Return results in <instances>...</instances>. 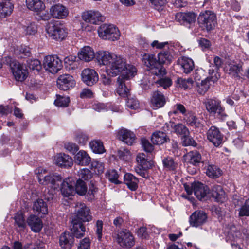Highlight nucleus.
I'll return each mask as SVG.
<instances>
[{
  "label": "nucleus",
  "mask_w": 249,
  "mask_h": 249,
  "mask_svg": "<svg viewBox=\"0 0 249 249\" xmlns=\"http://www.w3.org/2000/svg\"><path fill=\"white\" fill-rule=\"evenodd\" d=\"M97 61L100 66H104L108 75L117 78L116 92L123 98L130 96V89L126 86L125 81L133 78L137 73L136 68L126 63V59L108 51H100L97 54Z\"/></svg>",
  "instance_id": "obj_1"
},
{
  "label": "nucleus",
  "mask_w": 249,
  "mask_h": 249,
  "mask_svg": "<svg viewBox=\"0 0 249 249\" xmlns=\"http://www.w3.org/2000/svg\"><path fill=\"white\" fill-rule=\"evenodd\" d=\"M2 60L3 63L10 67L13 75L16 81L23 82L27 78L28 71L22 64L9 56L4 57Z\"/></svg>",
  "instance_id": "obj_2"
},
{
  "label": "nucleus",
  "mask_w": 249,
  "mask_h": 249,
  "mask_svg": "<svg viewBox=\"0 0 249 249\" xmlns=\"http://www.w3.org/2000/svg\"><path fill=\"white\" fill-rule=\"evenodd\" d=\"M36 172L40 184L49 185L53 189L58 188L59 183L62 181L60 175L52 174L44 176L43 174L46 173V170L42 167L38 168Z\"/></svg>",
  "instance_id": "obj_3"
},
{
  "label": "nucleus",
  "mask_w": 249,
  "mask_h": 249,
  "mask_svg": "<svg viewBox=\"0 0 249 249\" xmlns=\"http://www.w3.org/2000/svg\"><path fill=\"white\" fill-rule=\"evenodd\" d=\"M197 20L202 28L210 31L214 28L217 23L216 15L212 11L205 10L199 14Z\"/></svg>",
  "instance_id": "obj_4"
},
{
  "label": "nucleus",
  "mask_w": 249,
  "mask_h": 249,
  "mask_svg": "<svg viewBox=\"0 0 249 249\" xmlns=\"http://www.w3.org/2000/svg\"><path fill=\"white\" fill-rule=\"evenodd\" d=\"M46 31L48 36L53 39L62 41L67 36V29L60 24H54L53 22L48 23Z\"/></svg>",
  "instance_id": "obj_5"
},
{
  "label": "nucleus",
  "mask_w": 249,
  "mask_h": 249,
  "mask_svg": "<svg viewBox=\"0 0 249 249\" xmlns=\"http://www.w3.org/2000/svg\"><path fill=\"white\" fill-rule=\"evenodd\" d=\"M100 37L103 39L115 41L120 37V32L118 29L113 25L104 24L101 25L98 29Z\"/></svg>",
  "instance_id": "obj_6"
},
{
  "label": "nucleus",
  "mask_w": 249,
  "mask_h": 249,
  "mask_svg": "<svg viewBox=\"0 0 249 249\" xmlns=\"http://www.w3.org/2000/svg\"><path fill=\"white\" fill-rule=\"evenodd\" d=\"M142 62L144 65L152 71L156 75L163 76L166 72L164 67H159V63L155 56L152 54L144 53L142 56Z\"/></svg>",
  "instance_id": "obj_7"
},
{
  "label": "nucleus",
  "mask_w": 249,
  "mask_h": 249,
  "mask_svg": "<svg viewBox=\"0 0 249 249\" xmlns=\"http://www.w3.org/2000/svg\"><path fill=\"white\" fill-rule=\"evenodd\" d=\"M205 104L207 110L211 114H216L217 119L222 121L227 119L228 115L221 107L219 100L215 99H208Z\"/></svg>",
  "instance_id": "obj_8"
},
{
  "label": "nucleus",
  "mask_w": 249,
  "mask_h": 249,
  "mask_svg": "<svg viewBox=\"0 0 249 249\" xmlns=\"http://www.w3.org/2000/svg\"><path fill=\"white\" fill-rule=\"evenodd\" d=\"M115 238L117 243L124 248H130L135 244L133 234L126 229L118 231L115 236Z\"/></svg>",
  "instance_id": "obj_9"
},
{
  "label": "nucleus",
  "mask_w": 249,
  "mask_h": 249,
  "mask_svg": "<svg viewBox=\"0 0 249 249\" xmlns=\"http://www.w3.org/2000/svg\"><path fill=\"white\" fill-rule=\"evenodd\" d=\"M43 67L46 71L54 74L62 69V62L56 55H47L44 58Z\"/></svg>",
  "instance_id": "obj_10"
},
{
  "label": "nucleus",
  "mask_w": 249,
  "mask_h": 249,
  "mask_svg": "<svg viewBox=\"0 0 249 249\" xmlns=\"http://www.w3.org/2000/svg\"><path fill=\"white\" fill-rule=\"evenodd\" d=\"M75 214L77 219L82 222H89L92 220L90 209L84 203H77L75 206Z\"/></svg>",
  "instance_id": "obj_11"
},
{
  "label": "nucleus",
  "mask_w": 249,
  "mask_h": 249,
  "mask_svg": "<svg viewBox=\"0 0 249 249\" xmlns=\"http://www.w3.org/2000/svg\"><path fill=\"white\" fill-rule=\"evenodd\" d=\"M225 72L234 78H243L242 64L235 62L226 65L224 68Z\"/></svg>",
  "instance_id": "obj_12"
},
{
  "label": "nucleus",
  "mask_w": 249,
  "mask_h": 249,
  "mask_svg": "<svg viewBox=\"0 0 249 249\" xmlns=\"http://www.w3.org/2000/svg\"><path fill=\"white\" fill-rule=\"evenodd\" d=\"M82 80L87 85L91 86L98 81V75L96 71L92 69H84L81 73Z\"/></svg>",
  "instance_id": "obj_13"
},
{
  "label": "nucleus",
  "mask_w": 249,
  "mask_h": 249,
  "mask_svg": "<svg viewBox=\"0 0 249 249\" xmlns=\"http://www.w3.org/2000/svg\"><path fill=\"white\" fill-rule=\"evenodd\" d=\"M58 88L63 90H67L75 85V81L73 77L70 74H63L60 75L57 80Z\"/></svg>",
  "instance_id": "obj_14"
},
{
  "label": "nucleus",
  "mask_w": 249,
  "mask_h": 249,
  "mask_svg": "<svg viewBox=\"0 0 249 249\" xmlns=\"http://www.w3.org/2000/svg\"><path fill=\"white\" fill-rule=\"evenodd\" d=\"M82 19L87 22L97 24L104 20V16L98 11L89 10L83 13Z\"/></svg>",
  "instance_id": "obj_15"
},
{
  "label": "nucleus",
  "mask_w": 249,
  "mask_h": 249,
  "mask_svg": "<svg viewBox=\"0 0 249 249\" xmlns=\"http://www.w3.org/2000/svg\"><path fill=\"white\" fill-rule=\"evenodd\" d=\"M50 14L56 19H64L69 15V10L67 7L61 4H55L50 8Z\"/></svg>",
  "instance_id": "obj_16"
},
{
  "label": "nucleus",
  "mask_w": 249,
  "mask_h": 249,
  "mask_svg": "<svg viewBox=\"0 0 249 249\" xmlns=\"http://www.w3.org/2000/svg\"><path fill=\"white\" fill-rule=\"evenodd\" d=\"M117 137L128 145H132L136 141V135L133 132L125 128L117 131Z\"/></svg>",
  "instance_id": "obj_17"
},
{
  "label": "nucleus",
  "mask_w": 249,
  "mask_h": 249,
  "mask_svg": "<svg viewBox=\"0 0 249 249\" xmlns=\"http://www.w3.org/2000/svg\"><path fill=\"white\" fill-rule=\"evenodd\" d=\"M53 162L56 165L64 168L71 167L73 164L72 158L69 155L62 153L54 156Z\"/></svg>",
  "instance_id": "obj_18"
},
{
  "label": "nucleus",
  "mask_w": 249,
  "mask_h": 249,
  "mask_svg": "<svg viewBox=\"0 0 249 249\" xmlns=\"http://www.w3.org/2000/svg\"><path fill=\"white\" fill-rule=\"evenodd\" d=\"M75 181L72 178H67L63 180L61 184L60 191L64 196H73L75 193Z\"/></svg>",
  "instance_id": "obj_19"
},
{
  "label": "nucleus",
  "mask_w": 249,
  "mask_h": 249,
  "mask_svg": "<svg viewBox=\"0 0 249 249\" xmlns=\"http://www.w3.org/2000/svg\"><path fill=\"white\" fill-rule=\"evenodd\" d=\"M207 220L206 213L202 211H196L190 216V225L194 227H199L204 224Z\"/></svg>",
  "instance_id": "obj_20"
},
{
  "label": "nucleus",
  "mask_w": 249,
  "mask_h": 249,
  "mask_svg": "<svg viewBox=\"0 0 249 249\" xmlns=\"http://www.w3.org/2000/svg\"><path fill=\"white\" fill-rule=\"evenodd\" d=\"M207 138L215 146H218L223 142V135L214 125L212 126L208 130Z\"/></svg>",
  "instance_id": "obj_21"
},
{
  "label": "nucleus",
  "mask_w": 249,
  "mask_h": 249,
  "mask_svg": "<svg viewBox=\"0 0 249 249\" xmlns=\"http://www.w3.org/2000/svg\"><path fill=\"white\" fill-rule=\"evenodd\" d=\"M100 51H99V52ZM98 52L99 51L95 54L94 52L91 47L88 46H84L78 53V57L80 60H84L86 62H89L92 60L95 56L97 58V54ZM96 59H97V58Z\"/></svg>",
  "instance_id": "obj_22"
},
{
  "label": "nucleus",
  "mask_w": 249,
  "mask_h": 249,
  "mask_svg": "<svg viewBox=\"0 0 249 249\" xmlns=\"http://www.w3.org/2000/svg\"><path fill=\"white\" fill-rule=\"evenodd\" d=\"M196 15L193 12H180L176 15V19L183 24H191L196 21Z\"/></svg>",
  "instance_id": "obj_23"
},
{
  "label": "nucleus",
  "mask_w": 249,
  "mask_h": 249,
  "mask_svg": "<svg viewBox=\"0 0 249 249\" xmlns=\"http://www.w3.org/2000/svg\"><path fill=\"white\" fill-rule=\"evenodd\" d=\"M27 223L31 230L34 232H39L43 227L41 219L38 216L34 214H31L27 218Z\"/></svg>",
  "instance_id": "obj_24"
},
{
  "label": "nucleus",
  "mask_w": 249,
  "mask_h": 249,
  "mask_svg": "<svg viewBox=\"0 0 249 249\" xmlns=\"http://www.w3.org/2000/svg\"><path fill=\"white\" fill-rule=\"evenodd\" d=\"M75 162L81 166H87L91 162V158L88 153L83 150L79 151L74 156Z\"/></svg>",
  "instance_id": "obj_25"
},
{
  "label": "nucleus",
  "mask_w": 249,
  "mask_h": 249,
  "mask_svg": "<svg viewBox=\"0 0 249 249\" xmlns=\"http://www.w3.org/2000/svg\"><path fill=\"white\" fill-rule=\"evenodd\" d=\"M74 243L73 236L68 232H64L59 237V245L64 249H71Z\"/></svg>",
  "instance_id": "obj_26"
},
{
  "label": "nucleus",
  "mask_w": 249,
  "mask_h": 249,
  "mask_svg": "<svg viewBox=\"0 0 249 249\" xmlns=\"http://www.w3.org/2000/svg\"><path fill=\"white\" fill-rule=\"evenodd\" d=\"M193 191L196 196L199 200L204 198L209 193L208 187L200 182L193 184Z\"/></svg>",
  "instance_id": "obj_27"
},
{
  "label": "nucleus",
  "mask_w": 249,
  "mask_h": 249,
  "mask_svg": "<svg viewBox=\"0 0 249 249\" xmlns=\"http://www.w3.org/2000/svg\"><path fill=\"white\" fill-rule=\"evenodd\" d=\"M151 102L153 108L157 109L163 107L166 103V100L164 95L160 91H157L153 93Z\"/></svg>",
  "instance_id": "obj_28"
},
{
  "label": "nucleus",
  "mask_w": 249,
  "mask_h": 249,
  "mask_svg": "<svg viewBox=\"0 0 249 249\" xmlns=\"http://www.w3.org/2000/svg\"><path fill=\"white\" fill-rule=\"evenodd\" d=\"M124 183L131 191H135L138 187L139 180L131 173H125L124 176Z\"/></svg>",
  "instance_id": "obj_29"
},
{
  "label": "nucleus",
  "mask_w": 249,
  "mask_h": 249,
  "mask_svg": "<svg viewBox=\"0 0 249 249\" xmlns=\"http://www.w3.org/2000/svg\"><path fill=\"white\" fill-rule=\"evenodd\" d=\"M27 8L36 13L45 9V5L41 0H26Z\"/></svg>",
  "instance_id": "obj_30"
},
{
  "label": "nucleus",
  "mask_w": 249,
  "mask_h": 249,
  "mask_svg": "<svg viewBox=\"0 0 249 249\" xmlns=\"http://www.w3.org/2000/svg\"><path fill=\"white\" fill-rule=\"evenodd\" d=\"M185 161L193 165L197 166L201 161V155L197 151H192L184 156Z\"/></svg>",
  "instance_id": "obj_31"
},
{
  "label": "nucleus",
  "mask_w": 249,
  "mask_h": 249,
  "mask_svg": "<svg viewBox=\"0 0 249 249\" xmlns=\"http://www.w3.org/2000/svg\"><path fill=\"white\" fill-rule=\"evenodd\" d=\"M158 62L159 63V67H163V64H170L173 56L170 52L168 50H163L160 52L157 55Z\"/></svg>",
  "instance_id": "obj_32"
},
{
  "label": "nucleus",
  "mask_w": 249,
  "mask_h": 249,
  "mask_svg": "<svg viewBox=\"0 0 249 249\" xmlns=\"http://www.w3.org/2000/svg\"><path fill=\"white\" fill-rule=\"evenodd\" d=\"M178 63L185 73H190L194 67L193 61L191 58L186 57H182L179 58Z\"/></svg>",
  "instance_id": "obj_33"
},
{
  "label": "nucleus",
  "mask_w": 249,
  "mask_h": 249,
  "mask_svg": "<svg viewBox=\"0 0 249 249\" xmlns=\"http://www.w3.org/2000/svg\"><path fill=\"white\" fill-rule=\"evenodd\" d=\"M211 195L215 201L219 202H223L226 200L225 192L222 187L219 185L213 186L212 190Z\"/></svg>",
  "instance_id": "obj_34"
},
{
  "label": "nucleus",
  "mask_w": 249,
  "mask_h": 249,
  "mask_svg": "<svg viewBox=\"0 0 249 249\" xmlns=\"http://www.w3.org/2000/svg\"><path fill=\"white\" fill-rule=\"evenodd\" d=\"M33 210L39 214L46 215L48 213L47 205L42 199H38L34 202Z\"/></svg>",
  "instance_id": "obj_35"
},
{
  "label": "nucleus",
  "mask_w": 249,
  "mask_h": 249,
  "mask_svg": "<svg viewBox=\"0 0 249 249\" xmlns=\"http://www.w3.org/2000/svg\"><path fill=\"white\" fill-rule=\"evenodd\" d=\"M71 231L73 236L77 238H80L85 235L86 228L85 226L81 222H75L72 224V227Z\"/></svg>",
  "instance_id": "obj_36"
},
{
  "label": "nucleus",
  "mask_w": 249,
  "mask_h": 249,
  "mask_svg": "<svg viewBox=\"0 0 249 249\" xmlns=\"http://www.w3.org/2000/svg\"><path fill=\"white\" fill-rule=\"evenodd\" d=\"M166 134L161 131L154 132L151 137V142L153 144L160 145L167 141Z\"/></svg>",
  "instance_id": "obj_37"
},
{
  "label": "nucleus",
  "mask_w": 249,
  "mask_h": 249,
  "mask_svg": "<svg viewBox=\"0 0 249 249\" xmlns=\"http://www.w3.org/2000/svg\"><path fill=\"white\" fill-rule=\"evenodd\" d=\"M14 5L10 2H0V18H4L11 15L13 12Z\"/></svg>",
  "instance_id": "obj_38"
},
{
  "label": "nucleus",
  "mask_w": 249,
  "mask_h": 249,
  "mask_svg": "<svg viewBox=\"0 0 249 249\" xmlns=\"http://www.w3.org/2000/svg\"><path fill=\"white\" fill-rule=\"evenodd\" d=\"M89 146L92 151L96 154H101L106 151L103 143L100 140L91 141L89 143Z\"/></svg>",
  "instance_id": "obj_39"
},
{
  "label": "nucleus",
  "mask_w": 249,
  "mask_h": 249,
  "mask_svg": "<svg viewBox=\"0 0 249 249\" xmlns=\"http://www.w3.org/2000/svg\"><path fill=\"white\" fill-rule=\"evenodd\" d=\"M205 173L209 177L215 178L221 176L222 172L216 165L208 164L205 167Z\"/></svg>",
  "instance_id": "obj_40"
},
{
  "label": "nucleus",
  "mask_w": 249,
  "mask_h": 249,
  "mask_svg": "<svg viewBox=\"0 0 249 249\" xmlns=\"http://www.w3.org/2000/svg\"><path fill=\"white\" fill-rule=\"evenodd\" d=\"M210 81L208 78H206L201 80L200 83L197 82L196 90L200 94L203 95L208 90L210 86Z\"/></svg>",
  "instance_id": "obj_41"
},
{
  "label": "nucleus",
  "mask_w": 249,
  "mask_h": 249,
  "mask_svg": "<svg viewBox=\"0 0 249 249\" xmlns=\"http://www.w3.org/2000/svg\"><path fill=\"white\" fill-rule=\"evenodd\" d=\"M74 190L80 196L84 195L87 191V187L85 182L79 178L74 185Z\"/></svg>",
  "instance_id": "obj_42"
},
{
  "label": "nucleus",
  "mask_w": 249,
  "mask_h": 249,
  "mask_svg": "<svg viewBox=\"0 0 249 249\" xmlns=\"http://www.w3.org/2000/svg\"><path fill=\"white\" fill-rule=\"evenodd\" d=\"M91 169L95 174H102L105 169L104 164L98 160H94L91 162Z\"/></svg>",
  "instance_id": "obj_43"
},
{
  "label": "nucleus",
  "mask_w": 249,
  "mask_h": 249,
  "mask_svg": "<svg viewBox=\"0 0 249 249\" xmlns=\"http://www.w3.org/2000/svg\"><path fill=\"white\" fill-rule=\"evenodd\" d=\"M117 156L120 160L127 161L131 159L132 154L128 149L121 148L117 151Z\"/></svg>",
  "instance_id": "obj_44"
},
{
  "label": "nucleus",
  "mask_w": 249,
  "mask_h": 249,
  "mask_svg": "<svg viewBox=\"0 0 249 249\" xmlns=\"http://www.w3.org/2000/svg\"><path fill=\"white\" fill-rule=\"evenodd\" d=\"M15 224L20 228L24 229L26 227L23 213L21 212H17L14 216Z\"/></svg>",
  "instance_id": "obj_45"
},
{
  "label": "nucleus",
  "mask_w": 249,
  "mask_h": 249,
  "mask_svg": "<svg viewBox=\"0 0 249 249\" xmlns=\"http://www.w3.org/2000/svg\"><path fill=\"white\" fill-rule=\"evenodd\" d=\"M176 83L177 87L186 89L192 85L193 81L191 78L186 79L179 77L177 79Z\"/></svg>",
  "instance_id": "obj_46"
},
{
  "label": "nucleus",
  "mask_w": 249,
  "mask_h": 249,
  "mask_svg": "<svg viewBox=\"0 0 249 249\" xmlns=\"http://www.w3.org/2000/svg\"><path fill=\"white\" fill-rule=\"evenodd\" d=\"M136 160L140 165L143 168H148L151 166L150 161H147L144 153H139L137 156Z\"/></svg>",
  "instance_id": "obj_47"
},
{
  "label": "nucleus",
  "mask_w": 249,
  "mask_h": 249,
  "mask_svg": "<svg viewBox=\"0 0 249 249\" xmlns=\"http://www.w3.org/2000/svg\"><path fill=\"white\" fill-rule=\"evenodd\" d=\"M70 101L69 97L58 95L54 101V104L57 106L65 107L68 106Z\"/></svg>",
  "instance_id": "obj_48"
},
{
  "label": "nucleus",
  "mask_w": 249,
  "mask_h": 249,
  "mask_svg": "<svg viewBox=\"0 0 249 249\" xmlns=\"http://www.w3.org/2000/svg\"><path fill=\"white\" fill-rule=\"evenodd\" d=\"M127 100L126 103V106L131 109L136 110L139 107V102L135 97H131L130 96L126 97Z\"/></svg>",
  "instance_id": "obj_49"
},
{
  "label": "nucleus",
  "mask_w": 249,
  "mask_h": 249,
  "mask_svg": "<svg viewBox=\"0 0 249 249\" xmlns=\"http://www.w3.org/2000/svg\"><path fill=\"white\" fill-rule=\"evenodd\" d=\"M173 126L175 132L182 138L189 135V131L185 125H173Z\"/></svg>",
  "instance_id": "obj_50"
},
{
  "label": "nucleus",
  "mask_w": 249,
  "mask_h": 249,
  "mask_svg": "<svg viewBox=\"0 0 249 249\" xmlns=\"http://www.w3.org/2000/svg\"><path fill=\"white\" fill-rule=\"evenodd\" d=\"M156 84L157 85L158 87H161L164 89H166L167 88L171 86L172 82L170 78L165 77L160 78L159 80H157Z\"/></svg>",
  "instance_id": "obj_51"
},
{
  "label": "nucleus",
  "mask_w": 249,
  "mask_h": 249,
  "mask_svg": "<svg viewBox=\"0 0 249 249\" xmlns=\"http://www.w3.org/2000/svg\"><path fill=\"white\" fill-rule=\"evenodd\" d=\"M240 216H249V198L247 199L244 204L239 209Z\"/></svg>",
  "instance_id": "obj_52"
},
{
  "label": "nucleus",
  "mask_w": 249,
  "mask_h": 249,
  "mask_svg": "<svg viewBox=\"0 0 249 249\" xmlns=\"http://www.w3.org/2000/svg\"><path fill=\"white\" fill-rule=\"evenodd\" d=\"M107 175L110 181L115 184H120V182L118 180V178L119 175L117 172L115 170H111L107 171Z\"/></svg>",
  "instance_id": "obj_53"
},
{
  "label": "nucleus",
  "mask_w": 249,
  "mask_h": 249,
  "mask_svg": "<svg viewBox=\"0 0 249 249\" xmlns=\"http://www.w3.org/2000/svg\"><path fill=\"white\" fill-rule=\"evenodd\" d=\"M78 174L80 178L85 180L90 179L92 176L91 172L87 168H83L79 170Z\"/></svg>",
  "instance_id": "obj_54"
},
{
  "label": "nucleus",
  "mask_w": 249,
  "mask_h": 249,
  "mask_svg": "<svg viewBox=\"0 0 249 249\" xmlns=\"http://www.w3.org/2000/svg\"><path fill=\"white\" fill-rule=\"evenodd\" d=\"M27 65L30 69L39 71L41 69V62L38 59H31L27 61Z\"/></svg>",
  "instance_id": "obj_55"
},
{
  "label": "nucleus",
  "mask_w": 249,
  "mask_h": 249,
  "mask_svg": "<svg viewBox=\"0 0 249 249\" xmlns=\"http://www.w3.org/2000/svg\"><path fill=\"white\" fill-rule=\"evenodd\" d=\"M89 139V136L83 133L77 134L75 137V141L77 142L79 144L83 146L86 144Z\"/></svg>",
  "instance_id": "obj_56"
},
{
  "label": "nucleus",
  "mask_w": 249,
  "mask_h": 249,
  "mask_svg": "<svg viewBox=\"0 0 249 249\" xmlns=\"http://www.w3.org/2000/svg\"><path fill=\"white\" fill-rule=\"evenodd\" d=\"M162 162L164 167L170 170H174L177 167V164L174 161L172 158H167L164 159Z\"/></svg>",
  "instance_id": "obj_57"
},
{
  "label": "nucleus",
  "mask_w": 249,
  "mask_h": 249,
  "mask_svg": "<svg viewBox=\"0 0 249 249\" xmlns=\"http://www.w3.org/2000/svg\"><path fill=\"white\" fill-rule=\"evenodd\" d=\"M64 148L72 154H76L79 148L77 144L71 142H68L64 144Z\"/></svg>",
  "instance_id": "obj_58"
},
{
  "label": "nucleus",
  "mask_w": 249,
  "mask_h": 249,
  "mask_svg": "<svg viewBox=\"0 0 249 249\" xmlns=\"http://www.w3.org/2000/svg\"><path fill=\"white\" fill-rule=\"evenodd\" d=\"M103 222L102 220H98L96 221L95 226V232L97 235L98 240L101 241L102 238Z\"/></svg>",
  "instance_id": "obj_59"
},
{
  "label": "nucleus",
  "mask_w": 249,
  "mask_h": 249,
  "mask_svg": "<svg viewBox=\"0 0 249 249\" xmlns=\"http://www.w3.org/2000/svg\"><path fill=\"white\" fill-rule=\"evenodd\" d=\"M18 50L19 54L21 55V57H29L31 54L30 48L26 46H21Z\"/></svg>",
  "instance_id": "obj_60"
},
{
  "label": "nucleus",
  "mask_w": 249,
  "mask_h": 249,
  "mask_svg": "<svg viewBox=\"0 0 249 249\" xmlns=\"http://www.w3.org/2000/svg\"><path fill=\"white\" fill-rule=\"evenodd\" d=\"M98 191V189L96 186L93 184L90 185L87 194L88 199L90 200L93 199L96 195Z\"/></svg>",
  "instance_id": "obj_61"
},
{
  "label": "nucleus",
  "mask_w": 249,
  "mask_h": 249,
  "mask_svg": "<svg viewBox=\"0 0 249 249\" xmlns=\"http://www.w3.org/2000/svg\"><path fill=\"white\" fill-rule=\"evenodd\" d=\"M36 14L38 16L37 18L38 20L48 21L51 19V17H52L50 14V12L49 13L45 10H43L38 13H36Z\"/></svg>",
  "instance_id": "obj_62"
},
{
  "label": "nucleus",
  "mask_w": 249,
  "mask_h": 249,
  "mask_svg": "<svg viewBox=\"0 0 249 249\" xmlns=\"http://www.w3.org/2000/svg\"><path fill=\"white\" fill-rule=\"evenodd\" d=\"M218 0H204L203 7L206 9H213L217 6Z\"/></svg>",
  "instance_id": "obj_63"
},
{
  "label": "nucleus",
  "mask_w": 249,
  "mask_h": 249,
  "mask_svg": "<svg viewBox=\"0 0 249 249\" xmlns=\"http://www.w3.org/2000/svg\"><path fill=\"white\" fill-rule=\"evenodd\" d=\"M77 249H90V241L89 238H84L80 241Z\"/></svg>",
  "instance_id": "obj_64"
}]
</instances>
